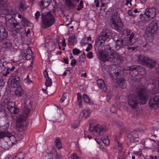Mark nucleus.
Here are the masks:
<instances>
[{"label": "nucleus", "instance_id": "4c0bfd02", "mask_svg": "<svg viewBox=\"0 0 159 159\" xmlns=\"http://www.w3.org/2000/svg\"><path fill=\"white\" fill-rule=\"evenodd\" d=\"M69 42L74 43L77 41L76 37L75 35H73L69 38Z\"/></svg>", "mask_w": 159, "mask_h": 159}, {"label": "nucleus", "instance_id": "09e8293b", "mask_svg": "<svg viewBox=\"0 0 159 159\" xmlns=\"http://www.w3.org/2000/svg\"><path fill=\"white\" fill-rule=\"evenodd\" d=\"M79 122L78 121H77L73 123L72 126L74 129H76L79 126Z\"/></svg>", "mask_w": 159, "mask_h": 159}, {"label": "nucleus", "instance_id": "603ef678", "mask_svg": "<svg viewBox=\"0 0 159 159\" xmlns=\"http://www.w3.org/2000/svg\"><path fill=\"white\" fill-rule=\"evenodd\" d=\"M88 43L87 41L86 38L82 39L81 41V43L83 45H85Z\"/></svg>", "mask_w": 159, "mask_h": 159}, {"label": "nucleus", "instance_id": "f3484780", "mask_svg": "<svg viewBox=\"0 0 159 159\" xmlns=\"http://www.w3.org/2000/svg\"><path fill=\"white\" fill-rule=\"evenodd\" d=\"M8 35V32L3 26H0V40L6 39Z\"/></svg>", "mask_w": 159, "mask_h": 159}, {"label": "nucleus", "instance_id": "37998d69", "mask_svg": "<svg viewBox=\"0 0 159 159\" xmlns=\"http://www.w3.org/2000/svg\"><path fill=\"white\" fill-rule=\"evenodd\" d=\"M117 143L118 148L120 152H121L122 149V143L118 140H116Z\"/></svg>", "mask_w": 159, "mask_h": 159}, {"label": "nucleus", "instance_id": "393cba45", "mask_svg": "<svg viewBox=\"0 0 159 159\" xmlns=\"http://www.w3.org/2000/svg\"><path fill=\"white\" fill-rule=\"evenodd\" d=\"M117 83L119 86L122 89L125 88L126 84L125 79L123 78H118Z\"/></svg>", "mask_w": 159, "mask_h": 159}, {"label": "nucleus", "instance_id": "f8f14e48", "mask_svg": "<svg viewBox=\"0 0 159 159\" xmlns=\"http://www.w3.org/2000/svg\"><path fill=\"white\" fill-rule=\"evenodd\" d=\"M149 104L150 107L155 109L158 108L159 105V97L155 96L153 98H151L149 101Z\"/></svg>", "mask_w": 159, "mask_h": 159}, {"label": "nucleus", "instance_id": "c03bdc74", "mask_svg": "<svg viewBox=\"0 0 159 159\" xmlns=\"http://www.w3.org/2000/svg\"><path fill=\"white\" fill-rule=\"evenodd\" d=\"M5 79H4L2 76H0V87L3 86L5 83Z\"/></svg>", "mask_w": 159, "mask_h": 159}, {"label": "nucleus", "instance_id": "a878e982", "mask_svg": "<svg viewBox=\"0 0 159 159\" xmlns=\"http://www.w3.org/2000/svg\"><path fill=\"white\" fill-rule=\"evenodd\" d=\"M6 23L7 25L13 27L19 25V23H17V21L14 17L10 20H9L6 22Z\"/></svg>", "mask_w": 159, "mask_h": 159}, {"label": "nucleus", "instance_id": "13d9d810", "mask_svg": "<svg viewBox=\"0 0 159 159\" xmlns=\"http://www.w3.org/2000/svg\"><path fill=\"white\" fill-rule=\"evenodd\" d=\"M25 81L26 83H30L32 82V81L30 79L29 76L27 75L26 78L25 79Z\"/></svg>", "mask_w": 159, "mask_h": 159}, {"label": "nucleus", "instance_id": "7c9ffc66", "mask_svg": "<svg viewBox=\"0 0 159 159\" xmlns=\"http://www.w3.org/2000/svg\"><path fill=\"white\" fill-rule=\"evenodd\" d=\"M138 70L139 75H143L145 73V68L142 66H138Z\"/></svg>", "mask_w": 159, "mask_h": 159}, {"label": "nucleus", "instance_id": "680f3d73", "mask_svg": "<svg viewBox=\"0 0 159 159\" xmlns=\"http://www.w3.org/2000/svg\"><path fill=\"white\" fill-rule=\"evenodd\" d=\"M43 74L44 76L46 79L48 78V77H49L48 72L46 70H44L43 72Z\"/></svg>", "mask_w": 159, "mask_h": 159}, {"label": "nucleus", "instance_id": "72a5a7b5", "mask_svg": "<svg viewBox=\"0 0 159 159\" xmlns=\"http://www.w3.org/2000/svg\"><path fill=\"white\" fill-rule=\"evenodd\" d=\"M22 21L25 26H30L31 25L30 22L25 17L22 18Z\"/></svg>", "mask_w": 159, "mask_h": 159}, {"label": "nucleus", "instance_id": "f257e3e1", "mask_svg": "<svg viewBox=\"0 0 159 159\" xmlns=\"http://www.w3.org/2000/svg\"><path fill=\"white\" fill-rule=\"evenodd\" d=\"M127 98L128 104L133 109H136L139 102L141 104H144L147 102V100L145 91L143 88L137 89L136 95L130 94Z\"/></svg>", "mask_w": 159, "mask_h": 159}, {"label": "nucleus", "instance_id": "a19ab883", "mask_svg": "<svg viewBox=\"0 0 159 159\" xmlns=\"http://www.w3.org/2000/svg\"><path fill=\"white\" fill-rule=\"evenodd\" d=\"M101 140L103 143L106 145H108L110 143L109 139L108 138H102Z\"/></svg>", "mask_w": 159, "mask_h": 159}, {"label": "nucleus", "instance_id": "473e14b6", "mask_svg": "<svg viewBox=\"0 0 159 159\" xmlns=\"http://www.w3.org/2000/svg\"><path fill=\"white\" fill-rule=\"evenodd\" d=\"M140 18L143 21H148L151 19L150 17H148V16L146 15L145 12L144 15H142L141 13L140 14Z\"/></svg>", "mask_w": 159, "mask_h": 159}, {"label": "nucleus", "instance_id": "bb28decb", "mask_svg": "<svg viewBox=\"0 0 159 159\" xmlns=\"http://www.w3.org/2000/svg\"><path fill=\"white\" fill-rule=\"evenodd\" d=\"M50 2V0H42L40 2L39 6L42 8L46 7L49 5Z\"/></svg>", "mask_w": 159, "mask_h": 159}, {"label": "nucleus", "instance_id": "f03ea898", "mask_svg": "<svg viewBox=\"0 0 159 159\" xmlns=\"http://www.w3.org/2000/svg\"><path fill=\"white\" fill-rule=\"evenodd\" d=\"M98 55L100 59L104 62L108 61L116 64L121 61L120 55L116 52H112L111 48L109 46H107L105 52H99Z\"/></svg>", "mask_w": 159, "mask_h": 159}, {"label": "nucleus", "instance_id": "1a4fd4ad", "mask_svg": "<svg viewBox=\"0 0 159 159\" xmlns=\"http://www.w3.org/2000/svg\"><path fill=\"white\" fill-rule=\"evenodd\" d=\"M158 22L156 21H152L149 25L148 29V35L151 36L150 38H152L153 34L156 33L158 30Z\"/></svg>", "mask_w": 159, "mask_h": 159}, {"label": "nucleus", "instance_id": "4d7b16f0", "mask_svg": "<svg viewBox=\"0 0 159 159\" xmlns=\"http://www.w3.org/2000/svg\"><path fill=\"white\" fill-rule=\"evenodd\" d=\"M92 45L91 43H89L88 47L86 49V51L88 52L92 48Z\"/></svg>", "mask_w": 159, "mask_h": 159}, {"label": "nucleus", "instance_id": "5701e85b", "mask_svg": "<svg viewBox=\"0 0 159 159\" xmlns=\"http://www.w3.org/2000/svg\"><path fill=\"white\" fill-rule=\"evenodd\" d=\"M2 46L3 48L9 50L12 47V43L8 39L4 40L3 42Z\"/></svg>", "mask_w": 159, "mask_h": 159}, {"label": "nucleus", "instance_id": "bf43d9fd", "mask_svg": "<svg viewBox=\"0 0 159 159\" xmlns=\"http://www.w3.org/2000/svg\"><path fill=\"white\" fill-rule=\"evenodd\" d=\"M72 159H81L77 156L76 153H73L72 155Z\"/></svg>", "mask_w": 159, "mask_h": 159}, {"label": "nucleus", "instance_id": "6e6d98bb", "mask_svg": "<svg viewBox=\"0 0 159 159\" xmlns=\"http://www.w3.org/2000/svg\"><path fill=\"white\" fill-rule=\"evenodd\" d=\"M76 64V61L75 59H73L71 61L70 64L73 67L75 66Z\"/></svg>", "mask_w": 159, "mask_h": 159}, {"label": "nucleus", "instance_id": "58836bf2", "mask_svg": "<svg viewBox=\"0 0 159 159\" xmlns=\"http://www.w3.org/2000/svg\"><path fill=\"white\" fill-rule=\"evenodd\" d=\"M1 147L5 150L8 149L9 148L7 143L5 141H3L1 143Z\"/></svg>", "mask_w": 159, "mask_h": 159}, {"label": "nucleus", "instance_id": "ddd939ff", "mask_svg": "<svg viewBox=\"0 0 159 159\" xmlns=\"http://www.w3.org/2000/svg\"><path fill=\"white\" fill-rule=\"evenodd\" d=\"M10 135L7 137L9 138L10 140L11 141L12 144H14L16 142L20 141L23 138V137L20 134H15L14 135H12L10 133Z\"/></svg>", "mask_w": 159, "mask_h": 159}, {"label": "nucleus", "instance_id": "f704fd0d", "mask_svg": "<svg viewBox=\"0 0 159 159\" xmlns=\"http://www.w3.org/2000/svg\"><path fill=\"white\" fill-rule=\"evenodd\" d=\"M131 33V32L130 30L128 29H124L123 31V34L124 35L127 36H128L129 35H130V36L128 37H129L132 34H134H134L133 33H132L130 34Z\"/></svg>", "mask_w": 159, "mask_h": 159}, {"label": "nucleus", "instance_id": "49530a36", "mask_svg": "<svg viewBox=\"0 0 159 159\" xmlns=\"http://www.w3.org/2000/svg\"><path fill=\"white\" fill-rule=\"evenodd\" d=\"M83 97L84 101L86 103H89L90 102L89 98L87 94H84L83 95Z\"/></svg>", "mask_w": 159, "mask_h": 159}, {"label": "nucleus", "instance_id": "c9c22d12", "mask_svg": "<svg viewBox=\"0 0 159 159\" xmlns=\"http://www.w3.org/2000/svg\"><path fill=\"white\" fill-rule=\"evenodd\" d=\"M55 142L56 146L58 148H61L62 147V145L60 139L57 138L55 140Z\"/></svg>", "mask_w": 159, "mask_h": 159}, {"label": "nucleus", "instance_id": "aec40b11", "mask_svg": "<svg viewBox=\"0 0 159 159\" xmlns=\"http://www.w3.org/2000/svg\"><path fill=\"white\" fill-rule=\"evenodd\" d=\"M144 63V65L152 69L156 65L155 61L149 58H148L147 61Z\"/></svg>", "mask_w": 159, "mask_h": 159}, {"label": "nucleus", "instance_id": "5fc2aeb1", "mask_svg": "<svg viewBox=\"0 0 159 159\" xmlns=\"http://www.w3.org/2000/svg\"><path fill=\"white\" fill-rule=\"evenodd\" d=\"M114 40L115 41L116 43L120 39H121L119 38L118 35H115L113 38Z\"/></svg>", "mask_w": 159, "mask_h": 159}, {"label": "nucleus", "instance_id": "e2e57ef3", "mask_svg": "<svg viewBox=\"0 0 159 159\" xmlns=\"http://www.w3.org/2000/svg\"><path fill=\"white\" fill-rule=\"evenodd\" d=\"M132 1V0H126V2L125 3V4L127 6L129 4H130V6H132V4L131 3V2Z\"/></svg>", "mask_w": 159, "mask_h": 159}, {"label": "nucleus", "instance_id": "6ab92c4d", "mask_svg": "<svg viewBox=\"0 0 159 159\" xmlns=\"http://www.w3.org/2000/svg\"><path fill=\"white\" fill-rule=\"evenodd\" d=\"M11 64L10 63H7V62H3V66H5L6 68H7V70L5 72V73H3V75L4 76H7V75L9 74V73L10 72V71H12L13 70L15 67L14 66H13L11 68H9L8 66H7V67H6V65H11Z\"/></svg>", "mask_w": 159, "mask_h": 159}, {"label": "nucleus", "instance_id": "de8ad7c7", "mask_svg": "<svg viewBox=\"0 0 159 159\" xmlns=\"http://www.w3.org/2000/svg\"><path fill=\"white\" fill-rule=\"evenodd\" d=\"M72 52L73 54L74 55H78L80 53V50L76 48L73 49Z\"/></svg>", "mask_w": 159, "mask_h": 159}, {"label": "nucleus", "instance_id": "a18cd8bd", "mask_svg": "<svg viewBox=\"0 0 159 159\" xmlns=\"http://www.w3.org/2000/svg\"><path fill=\"white\" fill-rule=\"evenodd\" d=\"M19 31L20 30L19 29H15L11 32V34L13 36H16L17 33L19 32Z\"/></svg>", "mask_w": 159, "mask_h": 159}, {"label": "nucleus", "instance_id": "2eb2a0df", "mask_svg": "<svg viewBox=\"0 0 159 159\" xmlns=\"http://www.w3.org/2000/svg\"><path fill=\"white\" fill-rule=\"evenodd\" d=\"M145 12L146 15L151 19H152L156 16V9L155 8H147L146 9Z\"/></svg>", "mask_w": 159, "mask_h": 159}, {"label": "nucleus", "instance_id": "3c124183", "mask_svg": "<svg viewBox=\"0 0 159 159\" xmlns=\"http://www.w3.org/2000/svg\"><path fill=\"white\" fill-rule=\"evenodd\" d=\"M110 111L112 113H116L117 111V110L114 105H112L110 108Z\"/></svg>", "mask_w": 159, "mask_h": 159}, {"label": "nucleus", "instance_id": "412c9836", "mask_svg": "<svg viewBox=\"0 0 159 159\" xmlns=\"http://www.w3.org/2000/svg\"><path fill=\"white\" fill-rule=\"evenodd\" d=\"M108 39V38H107V37L103 34L98 37V40L97 42V43L101 47H102L103 46L104 43L105 41Z\"/></svg>", "mask_w": 159, "mask_h": 159}, {"label": "nucleus", "instance_id": "b1692460", "mask_svg": "<svg viewBox=\"0 0 159 159\" xmlns=\"http://www.w3.org/2000/svg\"><path fill=\"white\" fill-rule=\"evenodd\" d=\"M32 52L31 48L28 47L26 51L24 53V55L27 60H30L32 58Z\"/></svg>", "mask_w": 159, "mask_h": 159}, {"label": "nucleus", "instance_id": "cd10ccee", "mask_svg": "<svg viewBox=\"0 0 159 159\" xmlns=\"http://www.w3.org/2000/svg\"><path fill=\"white\" fill-rule=\"evenodd\" d=\"M139 62L141 63L143 65H145V63H146L148 59V57H146L143 55H140L138 56Z\"/></svg>", "mask_w": 159, "mask_h": 159}, {"label": "nucleus", "instance_id": "39448f33", "mask_svg": "<svg viewBox=\"0 0 159 159\" xmlns=\"http://www.w3.org/2000/svg\"><path fill=\"white\" fill-rule=\"evenodd\" d=\"M111 22L112 27L118 32H120L123 28V23L119 18L117 12L114 13V15L111 19Z\"/></svg>", "mask_w": 159, "mask_h": 159}, {"label": "nucleus", "instance_id": "338daca9", "mask_svg": "<svg viewBox=\"0 0 159 159\" xmlns=\"http://www.w3.org/2000/svg\"><path fill=\"white\" fill-rule=\"evenodd\" d=\"M22 154L20 153H19L17 154V156H16V157H15V158H17V159H23L24 158V157H21V158H20V155L21 154Z\"/></svg>", "mask_w": 159, "mask_h": 159}, {"label": "nucleus", "instance_id": "052dcab7", "mask_svg": "<svg viewBox=\"0 0 159 159\" xmlns=\"http://www.w3.org/2000/svg\"><path fill=\"white\" fill-rule=\"evenodd\" d=\"M87 56L89 59L92 58L93 57V54L92 52H89L87 54Z\"/></svg>", "mask_w": 159, "mask_h": 159}, {"label": "nucleus", "instance_id": "a211bd4d", "mask_svg": "<svg viewBox=\"0 0 159 159\" xmlns=\"http://www.w3.org/2000/svg\"><path fill=\"white\" fill-rule=\"evenodd\" d=\"M97 84L98 86L103 92H106L107 90V87L104 81L102 79H99L97 80Z\"/></svg>", "mask_w": 159, "mask_h": 159}, {"label": "nucleus", "instance_id": "0e129e2a", "mask_svg": "<svg viewBox=\"0 0 159 159\" xmlns=\"http://www.w3.org/2000/svg\"><path fill=\"white\" fill-rule=\"evenodd\" d=\"M83 7V5H80V4H79V5H78V7L77 8V10L78 11H79L80 10H81V9H82V8Z\"/></svg>", "mask_w": 159, "mask_h": 159}, {"label": "nucleus", "instance_id": "dca6fc26", "mask_svg": "<svg viewBox=\"0 0 159 159\" xmlns=\"http://www.w3.org/2000/svg\"><path fill=\"white\" fill-rule=\"evenodd\" d=\"M9 124L7 123L5 125V127L7 128L6 129H4L3 131H0V139H2L5 137H7L10 135V132L9 131L8 128L9 127Z\"/></svg>", "mask_w": 159, "mask_h": 159}, {"label": "nucleus", "instance_id": "2f4dec72", "mask_svg": "<svg viewBox=\"0 0 159 159\" xmlns=\"http://www.w3.org/2000/svg\"><path fill=\"white\" fill-rule=\"evenodd\" d=\"M91 113V111L89 110H84L81 112L84 117L85 118L89 117Z\"/></svg>", "mask_w": 159, "mask_h": 159}, {"label": "nucleus", "instance_id": "9d476101", "mask_svg": "<svg viewBox=\"0 0 159 159\" xmlns=\"http://www.w3.org/2000/svg\"><path fill=\"white\" fill-rule=\"evenodd\" d=\"M125 70L126 71V72L127 73L131 75L133 77H135L139 75L138 66L135 65L126 67L124 70V71Z\"/></svg>", "mask_w": 159, "mask_h": 159}, {"label": "nucleus", "instance_id": "20e7f679", "mask_svg": "<svg viewBox=\"0 0 159 159\" xmlns=\"http://www.w3.org/2000/svg\"><path fill=\"white\" fill-rule=\"evenodd\" d=\"M135 42V39L134 38V34H132L129 37L119 39L115 43L116 48V50H118L124 46L129 45H132Z\"/></svg>", "mask_w": 159, "mask_h": 159}, {"label": "nucleus", "instance_id": "4be33fe9", "mask_svg": "<svg viewBox=\"0 0 159 159\" xmlns=\"http://www.w3.org/2000/svg\"><path fill=\"white\" fill-rule=\"evenodd\" d=\"M24 93V91L20 86L17 87L15 91V95L17 97H22Z\"/></svg>", "mask_w": 159, "mask_h": 159}, {"label": "nucleus", "instance_id": "c756f323", "mask_svg": "<svg viewBox=\"0 0 159 159\" xmlns=\"http://www.w3.org/2000/svg\"><path fill=\"white\" fill-rule=\"evenodd\" d=\"M103 34L107 37V38H108V39H110L111 37V30L109 29H107L105 30Z\"/></svg>", "mask_w": 159, "mask_h": 159}, {"label": "nucleus", "instance_id": "4468645a", "mask_svg": "<svg viewBox=\"0 0 159 159\" xmlns=\"http://www.w3.org/2000/svg\"><path fill=\"white\" fill-rule=\"evenodd\" d=\"M11 85L12 87L15 88L19 86L20 81V77L17 75L13 76L11 77Z\"/></svg>", "mask_w": 159, "mask_h": 159}, {"label": "nucleus", "instance_id": "6e6552de", "mask_svg": "<svg viewBox=\"0 0 159 159\" xmlns=\"http://www.w3.org/2000/svg\"><path fill=\"white\" fill-rule=\"evenodd\" d=\"M89 129L94 135L97 136L103 134L105 131L103 127L99 125H91L89 127Z\"/></svg>", "mask_w": 159, "mask_h": 159}, {"label": "nucleus", "instance_id": "69168bd1", "mask_svg": "<svg viewBox=\"0 0 159 159\" xmlns=\"http://www.w3.org/2000/svg\"><path fill=\"white\" fill-rule=\"evenodd\" d=\"M63 60H64V62L65 64H68V57H67L66 58H63Z\"/></svg>", "mask_w": 159, "mask_h": 159}, {"label": "nucleus", "instance_id": "e433bc0d", "mask_svg": "<svg viewBox=\"0 0 159 159\" xmlns=\"http://www.w3.org/2000/svg\"><path fill=\"white\" fill-rule=\"evenodd\" d=\"M66 2V5L68 7H75V5L73 3L71 0H65Z\"/></svg>", "mask_w": 159, "mask_h": 159}, {"label": "nucleus", "instance_id": "0eeeda50", "mask_svg": "<svg viewBox=\"0 0 159 159\" xmlns=\"http://www.w3.org/2000/svg\"><path fill=\"white\" fill-rule=\"evenodd\" d=\"M7 1V0H0V11L7 15L5 17L6 22L14 17L12 16L8 13V11H7V10L6 6Z\"/></svg>", "mask_w": 159, "mask_h": 159}, {"label": "nucleus", "instance_id": "c85d7f7f", "mask_svg": "<svg viewBox=\"0 0 159 159\" xmlns=\"http://www.w3.org/2000/svg\"><path fill=\"white\" fill-rule=\"evenodd\" d=\"M28 6L24 2H21L19 6V10L21 11H25L28 7Z\"/></svg>", "mask_w": 159, "mask_h": 159}, {"label": "nucleus", "instance_id": "7ed1b4c3", "mask_svg": "<svg viewBox=\"0 0 159 159\" xmlns=\"http://www.w3.org/2000/svg\"><path fill=\"white\" fill-rule=\"evenodd\" d=\"M42 26L43 29H46L51 26L55 23L54 16L51 11L43 12L41 14Z\"/></svg>", "mask_w": 159, "mask_h": 159}, {"label": "nucleus", "instance_id": "864d4df0", "mask_svg": "<svg viewBox=\"0 0 159 159\" xmlns=\"http://www.w3.org/2000/svg\"><path fill=\"white\" fill-rule=\"evenodd\" d=\"M77 96L78 101H82V97L81 94L80 93H77Z\"/></svg>", "mask_w": 159, "mask_h": 159}, {"label": "nucleus", "instance_id": "ea45409f", "mask_svg": "<svg viewBox=\"0 0 159 159\" xmlns=\"http://www.w3.org/2000/svg\"><path fill=\"white\" fill-rule=\"evenodd\" d=\"M52 82L51 79L49 77L46 79V81L45 82V85L47 87H49L52 85Z\"/></svg>", "mask_w": 159, "mask_h": 159}, {"label": "nucleus", "instance_id": "774afa93", "mask_svg": "<svg viewBox=\"0 0 159 159\" xmlns=\"http://www.w3.org/2000/svg\"><path fill=\"white\" fill-rule=\"evenodd\" d=\"M66 98L65 97L63 96L60 100V102L61 103L63 102L66 99Z\"/></svg>", "mask_w": 159, "mask_h": 159}, {"label": "nucleus", "instance_id": "423d86ee", "mask_svg": "<svg viewBox=\"0 0 159 159\" xmlns=\"http://www.w3.org/2000/svg\"><path fill=\"white\" fill-rule=\"evenodd\" d=\"M30 111L29 107H24L23 111V115H19L16 117V124L18 127L22 128L26 126V117L30 113Z\"/></svg>", "mask_w": 159, "mask_h": 159}, {"label": "nucleus", "instance_id": "9b49d317", "mask_svg": "<svg viewBox=\"0 0 159 159\" xmlns=\"http://www.w3.org/2000/svg\"><path fill=\"white\" fill-rule=\"evenodd\" d=\"M15 104L13 102H9L7 106V108L11 114H17L19 111V109L15 106Z\"/></svg>", "mask_w": 159, "mask_h": 159}, {"label": "nucleus", "instance_id": "8fccbe9b", "mask_svg": "<svg viewBox=\"0 0 159 159\" xmlns=\"http://www.w3.org/2000/svg\"><path fill=\"white\" fill-rule=\"evenodd\" d=\"M128 16H132L133 17H134L135 16V15H134L132 11L131 10H129L128 11Z\"/></svg>", "mask_w": 159, "mask_h": 159}, {"label": "nucleus", "instance_id": "79ce46f5", "mask_svg": "<svg viewBox=\"0 0 159 159\" xmlns=\"http://www.w3.org/2000/svg\"><path fill=\"white\" fill-rule=\"evenodd\" d=\"M40 16L41 14L40 12L39 11H37L35 14V18L36 21H39Z\"/></svg>", "mask_w": 159, "mask_h": 159}]
</instances>
